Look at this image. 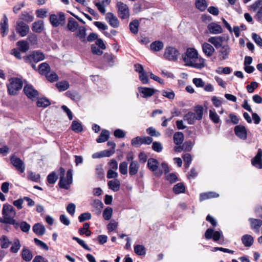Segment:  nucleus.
Segmentation results:
<instances>
[{
    "mask_svg": "<svg viewBox=\"0 0 262 262\" xmlns=\"http://www.w3.org/2000/svg\"><path fill=\"white\" fill-rule=\"evenodd\" d=\"M11 241L6 235H3L0 237V247L2 249H7L11 245Z\"/></svg>",
    "mask_w": 262,
    "mask_h": 262,
    "instance_id": "obj_35",
    "label": "nucleus"
},
{
    "mask_svg": "<svg viewBox=\"0 0 262 262\" xmlns=\"http://www.w3.org/2000/svg\"><path fill=\"white\" fill-rule=\"evenodd\" d=\"M209 118L214 123L217 124L220 122V117L215 112L214 110H209Z\"/></svg>",
    "mask_w": 262,
    "mask_h": 262,
    "instance_id": "obj_50",
    "label": "nucleus"
},
{
    "mask_svg": "<svg viewBox=\"0 0 262 262\" xmlns=\"http://www.w3.org/2000/svg\"><path fill=\"white\" fill-rule=\"evenodd\" d=\"M22 258L26 261H30L33 255L31 251L26 247H24L21 252Z\"/></svg>",
    "mask_w": 262,
    "mask_h": 262,
    "instance_id": "obj_37",
    "label": "nucleus"
},
{
    "mask_svg": "<svg viewBox=\"0 0 262 262\" xmlns=\"http://www.w3.org/2000/svg\"><path fill=\"white\" fill-rule=\"evenodd\" d=\"M180 56L178 50L172 46L166 47L164 50L163 58L170 61H176Z\"/></svg>",
    "mask_w": 262,
    "mask_h": 262,
    "instance_id": "obj_4",
    "label": "nucleus"
},
{
    "mask_svg": "<svg viewBox=\"0 0 262 262\" xmlns=\"http://www.w3.org/2000/svg\"><path fill=\"white\" fill-rule=\"evenodd\" d=\"M207 29L209 32L213 34H218L222 33V27L215 23H211L208 25Z\"/></svg>",
    "mask_w": 262,
    "mask_h": 262,
    "instance_id": "obj_24",
    "label": "nucleus"
},
{
    "mask_svg": "<svg viewBox=\"0 0 262 262\" xmlns=\"http://www.w3.org/2000/svg\"><path fill=\"white\" fill-rule=\"evenodd\" d=\"M90 228V224L88 223H85L83 225V227L79 229V233L80 235L85 234L86 236H89L91 234V231L89 229Z\"/></svg>",
    "mask_w": 262,
    "mask_h": 262,
    "instance_id": "obj_43",
    "label": "nucleus"
},
{
    "mask_svg": "<svg viewBox=\"0 0 262 262\" xmlns=\"http://www.w3.org/2000/svg\"><path fill=\"white\" fill-rule=\"evenodd\" d=\"M231 50L229 46L227 45H224L219 51V58L221 60H226L228 58L229 54Z\"/></svg>",
    "mask_w": 262,
    "mask_h": 262,
    "instance_id": "obj_23",
    "label": "nucleus"
},
{
    "mask_svg": "<svg viewBox=\"0 0 262 262\" xmlns=\"http://www.w3.org/2000/svg\"><path fill=\"white\" fill-rule=\"evenodd\" d=\"M103 58L105 61L107 62L110 66L113 65L115 62V57L111 54L105 53Z\"/></svg>",
    "mask_w": 262,
    "mask_h": 262,
    "instance_id": "obj_57",
    "label": "nucleus"
},
{
    "mask_svg": "<svg viewBox=\"0 0 262 262\" xmlns=\"http://www.w3.org/2000/svg\"><path fill=\"white\" fill-rule=\"evenodd\" d=\"M72 170L69 169L66 175L60 177L59 182L58 183L59 186L61 188L68 189L71 184L73 182V173Z\"/></svg>",
    "mask_w": 262,
    "mask_h": 262,
    "instance_id": "obj_6",
    "label": "nucleus"
},
{
    "mask_svg": "<svg viewBox=\"0 0 262 262\" xmlns=\"http://www.w3.org/2000/svg\"><path fill=\"white\" fill-rule=\"evenodd\" d=\"M33 232L38 235H42L45 233L46 228L45 226L40 223H36L33 226Z\"/></svg>",
    "mask_w": 262,
    "mask_h": 262,
    "instance_id": "obj_29",
    "label": "nucleus"
},
{
    "mask_svg": "<svg viewBox=\"0 0 262 262\" xmlns=\"http://www.w3.org/2000/svg\"><path fill=\"white\" fill-rule=\"evenodd\" d=\"M108 188L114 192L118 191L120 189V182L118 179H114L110 181L107 183Z\"/></svg>",
    "mask_w": 262,
    "mask_h": 262,
    "instance_id": "obj_30",
    "label": "nucleus"
},
{
    "mask_svg": "<svg viewBox=\"0 0 262 262\" xmlns=\"http://www.w3.org/2000/svg\"><path fill=\"white\" fill-rule=\"evenodd\" d=\"M138 90L140 96L144 98L150 97L158 91V90L153 88L143 86L138 87Z\"/></svg>",
    "mask_w": 262,
    "mask_h": 262,
    "instance_id": "obj_18",
    "label": "nucleus"
},
{
    "mask_svg": "<svg viewBox=\"0 0 262 262\" xmlns=\"http://www.w3.org/2000/svg\"><path fill=\"white\" fill-rule=\"evenodd\" d=\"M56 85L60 92L66 91L70 87L69 82L66 80L58 82Z\"/></svg>",
    "mask_w": 262,
    "mask_h": 262,
    "instance_id": "obj_44",
    "label": "nucleus"
},
{
    "mask_svg": "<svg viewBox=\"0 0 262 262\" xmlns=\"http://www.w3.org/2000/svg\"><path fill=\"white\" fill-rule=\"evenodd\" d=\"M164 47L162 41L157 40L152 42L150 45V50L154 52H158L161 50Z\"/></svg>",
    "mask_w": 262,
    "mask_h": 262,
    "instance_id": "obj_33",
    "label": "nucleus"
},
{
    "mask_svg": "<svg viewBox=\"0 0 262 262\" xmlns=\"http://www.w3.org/2000/svg\"><path fill=\"white\" fill-rule=\"evenodd\" d=\"M118 227V223L115 220H111L107 225V228L108 232H112L115 230Z\"/></svg>",
    "mask_w": 262,
    "mask_h": 262,
    "instance_id": "obj_63",
    "label": "nucleus"
},
{
    "mask_svg": "<svg viewBox=\"0 0 262 262\" xmlns=\"http://www.w3.org/2000/svg\"><path fill=\"white\" fill-rule=\"evenodd\" d=\"M140 167L139 164L137 161H132L129 166V174L133 176L136 174Z\"/></svg>",
    "mask_w": 262,
    "mask_h": 262,
    "instance_id": "obj_28",
    "label": "nucleus"
},
{
    "mask_svg": "<svg viewBox=\"0 0 262 262\" xmlns=\"http://www.w3.org/2000/svg\"><path fill=\"white\" fill-rule=\"evenodd\" d=\"M119 171L123 175L127 173V163L126 162H122L120 163Z\"/></svg>",
    "mask_w": 262,
    "mask_h": 262,
    "instance_id": "obj_62",
    "label": "nucleus"
},
{
    "mask_svg": "<svg viewBox=\"0 0 262 262\" xmlns=\"http://www.w3.org/2000/svg\"><path fill=\"white\" fill-rule=\"evenodd\" d=\"M185 191V187L182 183H179L173 187V191L175 194L184 193Z\"/></svg>",
    "mask_w": 262,
    "mask_h": 262,
    "instance_id": "obj_46",
    "label": "nucleus"
},
{
    "mask_svg": "<svg viewBox=\"0 0 262 262\" xmlns=\"http://www.w3.org/2000/svg\"><path fill=\"white\" fill-rule=\"evenodd\" d=\"M195 6L198 9L201 11H203L207 7L206 2L205 0H196Z\"/></svg>",
    "mask_w": 262,
    "mask_h": 262,
    "instance_id": "obj_56",
    "label": "nucleus"
},
{
    "mask_svg": "<svg viewBox=\"0 0 262 262\" xmlns=\"http://www.w3.org/2000/svg\"><path fill=\"white\" fill-rule=\"evenodd\" d=\"M161 167L162 169H163V172H164L166 174V180L170 183H173L178 180L177 176L175 173H171L167 174L169 171V169L168 164L166 162H164L161 163Z\"/></svg>",
    "mask_w": 262,
    "mask_h": 262,
    "instance_id": "obj_14",
    "label": "nucleus"
},
{
    "mask_svg": "<svg viewBox=\"0 0 262 262\" xmlns=\"http://www.w3.org/2000/svg\"><path fill=\"white\" fill-rule=\"evenodd\" d=\"M11 163L20 173H23L25 170V165L24 162L15 156H12L10 159Z\"/></svg>",
    "mask_w": 262,
    "mask_h": 262,
    "instance_id": "obj_15",
    "label": "nucleus"
},
{
    "mask_svg": "<svg viewBox=\"0 0 262 262\" xmlns=\"http://www.w3.org/2000/svg\"><path fill=\"white\" fill-rule=\"evenodd\" d=\"M16 32L21 37L26 36L29 32V26L23 21H17L15 26Z\"/></svg>",
    "mask_w": 262,
    "mask_h": 262,
    "instance_id": "obj_11",
    "label": "nucleus"
},
{
    "mask_svg": "<svg viewBox=\"0 0 262 262\" xmlns=\"http://www.w3.org/2000/svg\"><path fill=\"white\" fill-rule=\"evenodd\" d=\"M182 58L187 66L199 69L205 67L204 59L199 57L197 51L193 48H188Z\"/></svg>",
    "mask_w": 262,
    "mask_h": 262,
    "instance_id": "obj_1",
    "label": "nucleus"
},
{
    "mask_svg": "<svg viewBox=\"0 0 262 262\" xmlns=\"http://www.w3.org/2000/svg\"><path fill=\"white\" fill-rule=\"evenodd\" d=\"M139 23L138 20H134L129 24V29L130 31L134 34H137L138 32V27Z\"/></svg>",
    "mask_w": 262,
    "mask_h": 262,
    "instance_id": "obj_52",
    "label": "nucleus"
},
{
    "mask_svg": "<svg viewBox=\"0 0 262 262\" xmlns=\"http://www.w3.org/2000/svg\"><path fill=\"white\" fill-rule=\"evenodd\" d=\"M11 246L10 249L11 252L13 253H17L20 249L21 244L19 239L17 238H15L13 241H11Z\"/></svg>",
    "mask_w": 262,
    "mask_h": 262,
    "instance_id": "obj_27",
    "label": "nucleus"
},
{
    "mask_svg": "<svg viewBox=\"0 0 262 262\" xmlns=\"http://www.w3.org/2000/svg\"><path fill=\"white\" fill-rule=\"evenodd\" d=\"M152 142V139L150 137L138 136L132 139L131 144L133 146L138 147L142 144L149 145Z\"/></svg>",
    "mask_w": 262,
    "mask_h": 262,
    "instance_id": "obj_10",
    "label": "nucleus"
},
{
    "mask_svg": "<svg viewBox=\"0 0 262 262\" xmlns=\"http://www.w3.org/2000/svg\"><path fill=\"white\" fill-rule=\"evenodd\" d=\"M183 158L185 163V166L186 168H188L191 164L192 161V158L189 154H185L183 155Z\"/></svg>",
    "mask_w": 262,
    "mask_h": 262,
    "instance_id": "obj_59",
    "label": "nucleus"
},
{
    "mask_svg": "<svg viewBox=\"0 0 262 262\" xmlns=\"http://www.w3.org/2000/svg\"><path fill=\"white\" fill-rule=\"evenodd\" d=\"M139 77L143 84H148L149 79L148 78V74L145 71L139 74Z\"/></svg>",
    "mask_w": 262,
    "mask_h": 262,
    "instance_id": "obj_61",
    "label": "nucleus"
},
{
    "mask_svg": "<svg viewBox=\"0 0 262 262\" xmlns=\"http://www.w3.org/2000/svg\"><path fill=\"white\" fill-rule=\"evenodd\" d=\"M7 87L9 93L11 95H15L22 88V81L18 78H12Z\"/></svg>",
    "mask_w": 262,
    "mask_h": 262,
    "instance_id": "obj_7",
    "label": "nucleus"
},
{
    "mask_svg": "<svg viewBox=\"0 0 262 262\" xmlns=\"http://www.w3.org/2000/svg\"><path fill=\"white\" fill-rule=\"evenodd\" d=\"M173 141L177 145H180L184 141V135L182 132H176L173 135Z\"/></svg>",
    "mask_w": 262,
    "mask_h": 262,
    "instance_id": "obj_42",
    "label": "nucleus"
},
{
    "mask_svg": "<svg viewBox=\"0 0 262 262\" xmlns=\"http://www.w3.org/2000/svg\"><path fill=\"white\" fill-rule=\"evenodd\" d=\"M219 194L214 192H208L205 193H202L200 195V201H204L206 199L217 198Z\"/></svg>",
    "mask_w": 262,
    "mask_h": 262,
    "instance_id": "obj_38",
    "label": "nucleus"
},
{
    "mask_svg": "<svg viewBox=\"0 0 262 262\" xmlns=\"http://www.w3.org/2000/svg\"><path fill=\"white\" fill-rule=\"evenodd\" d=\"M229 37L225 36H212L209 38L208 41L213 45L216 48H218L222 47L223 41H227Z\"/></svg>",
    "mask_w": 262,
    "mask_h": 262,
    "instance_id": "obj_17",
    "label": "nucleus"
},
{
    "mask_svg": "<svg viewBox=\"0 0 262 262\" xmlns=\"http://www.w3.org/2000/svg\"><path fill=\"white\" fill-rule=\"evenodd\" d=\"M38 71L40 74L46 75L50 72V67L47 63L43 62L39 64Z\"/></svg>",
    "mask_w": 262,
    "mask_h": 262,
    "instance_id": "obj_40",
    "label": "nucleus"
},
{
    "mask_svg": "<svg viewBox=\"0 0 262 262\" xmlns=\"http://www.w3.org/2000/svg\"><path fill=\"white\" fill-rule=\"evenodd\" d=\"M0 27L1 33L2 35L4 37L7 34L9 30L8 19L5 14L4 15L3 19L0 23Z\"/></svg>",
    "mask_w": 262,
    "mask_h": 262,
    "instance_id": "obj_25",
    "label": "nucleus"
},
{
    "mask_svg": "<svg viewBox=\"0 0 262 262\" xmlns=\"http://www.w3.org/2000/svg\"><path fill=\"white\" fill-rule=\"evenodd\" d=\"M58 177L54 172L51 173L48 176L47 181L50 184H54L57 180Z\"/></svg>",
    "mask_w": 262,
    "mask_h": 262,
    "instance_id": "obj_64",
    "label": "nucleus"
},
{
    "mask_svg": "<svg viewBox=\"0 0 262 262\" xmlns=\"http://www.w3.org/2000/svg\"><path fill=\"white\" fill-rule=\"evenodd\" d=\"M254 11H257L255 17L256 19L262 22V0H258L253 4L251 6Z\"/></svg>",
    "mask_w": 262,
    "mask_h": 262,
    "instance_id": "obj_16",
    "label": "nucleus"
},
{
    "mask_svg": "<svg viewBox=\"0 0 262 262\" xmlns=\"http://www.w3.org/2000/svg\"><path fill=\"white\" fill-rule=\"evenodd\" d=\"M135 252L138 255H144L146 254L145 247L141 245H137L134 247Z\"/></svg>",
    "mask_w": 262,
    "mask_h": 262,
    "instance_id": "obj_53",
    "label": "nucleus"
},
{
    "mask_svg": "<svg viewBox=\"0 0 262 262\" xmlns=\"http://www.w3.org/2000/svg\"><path fill=\"white\" fill-rule=\"evenodd\" d=\"M205 237L207 239L212 238L215 242L218 241L221 237H223L222 232L220 231H214L212 228H208L205 233Z\"/></svg>",
    "mask_w": 262,
    "mask_h": 262,
    "instance_id": "obj_12",
    "label": "nucleus"
},
{
    "mask_svg": "<svg viewBox=\"0 0 262 262\" xmlns=\"http://www.w3.org/2000/svg\"><path fill=\"white\" fill-rule=\"evenodd\" d=\"M40 175L38 173L29 171L28 172V179L32 181L37 182L40 179Z\"/></svg>",
    "mask_w": 262,
    "mask_h": 262,
    "instance_id": "obj_58",
    "label": "nucleus"
},
{
    "mask_svg": "<svg viewBox=\"0 0 262 262\" xmlns=\"http://www.w3.org/2000/svg\"><path fill=\"white\" fill-rule=\"evenodd\" d=\"M3 219H1V222L13 225H17V223L14 219L16 212L13 207L9 204H4L2 209Z\"/></svg>",
    "mask_w": 262,
    "mask_h": 262,
    "instance_id": "obj_2",
    "label": "nucleus"
},
{
    "mask_svg": "<svg viewBox=\"0 0 262 262\" xmlns=\"http://www.w3.org/2000/svg\"><path fill=\"white\" fill-rule=\"evenodd\" d=\"M78 25V23L73 18H70L68 20L67 27L70 31L74 32L79 27Z\"/></svg>",
    "mask_w": 262,
    "mask_h": 262,
    "instance_id": "obj_41",
    "label": "nucleus"
},
{
    "mask_svg": "<svg viewBox=\"0 0 262 262\" xmlns=\"http://www.w3.org/2000/svg\"><path fill=\"white\" fill-rule=\"evenodd\" d=\"M24 91L26 95L28 98L33 100L38 95V92L34 89V88L30 84H26L24 89Z\"/></svg>",
    "mask_w": 262,
    "mask_h": 262,
    "instance_id": "obj_19",
    "label": "nucleus"
},
{
    "mask_svg": "<svg viewBox=\"0 0 262 262\" xmlns=\"http://www.w3.org/2000/svg\"><path fill=\"white\" fill-rule=\"evenodd\" d=\"M236 136L241 140H245L247 138V130L244 126L238 125L234 127Z\"/></svg>",
    "mask_w": 262,
    "mask_h": 262,
    "instance_id": "obj_20",
    "label": "nucleus"
},
{
    "mask_svg": "<svg viewBox=\"0 0 262 262\" xmlns=\"http://www.w3.org/2000/svg\"><path fill=\"white\" fill-rule=\"evenodd\" d=\"M76 36L78 37L81 41H86V30L84 27L80 26L78 28L77 31L76 33Z\"/></svg>",
    "mask_w": 262,
    "mask_h": 262,
    "instance_id": "obj_32",
    "label": "nucleus"
},
{
    "mask_svg": "<svg viewBox=\"0 0 262 262\" xmlns=\"http://www.w3.org/2000/svg\"><path fill=\"white\" fill-rule=\"evenodd\" d=\"M105 20L113 28H118L119 26V21L117 16L113 13L108 12L106 13Z\"/></svg>",
    "mask_w": 262,
    "mask_h": 262,
    "instance_id": "obj_21",
    "label": "nucleus"
},
{
    "mask_svg": "<svg viewBox=\"0 0 262 262\" xmlns=\"http://www.w3.org/2000/svg\"><path fill=\"white\" fill-rule=\"evenodd\" d=\"M110 137V132L106 129H102L101 133L97 139L96 141L97 143H102L107 141Z\"/></svg>",
    "mask_w": 262,
    "mask_h": 262,
    "instance_id": "obj_36",
    "label": "nucleus"
},
{
    "mask_svg": "<svg viewBox=\"0 0 262 262\" xmlns=\"http://www.w3.org/2000/svg\"><path fill=\"white\" fill-rule=\"evenodd\" d=\"M71 127L74 132L77 133L82 132L83 130L81 123L76 120L72 122Z\"/></svg>",
    "mask_w": 262,
    "mask_h": 262,
    "instance_id": "obj_49",
    "label": "nucleus"
},
{
    "mask_svg": "<svg viewBox=\"0 0 262 262\" xmlns=\"http://www.w3.org/2000/svg\"><path fill=\"white\" fill-rule=\"evenodd\" d=\"M147 167L156 177H160L163 172V169L159 168V163L154 158H149L147 161Z\"/></svg>",
    "mask_w": 262,
    "mask_h": 262,
    "instance_id": "obj_8",
    "label": "nucleus"
},
{
    "mask_svg": "<svg viewBox=\"0 0 262 262\" xmlns=\"http://www.w3.org/2000/svg\"><path fill=\"white\" fill-rule=\"evenodd\" d=\"M204 53L208 57H211L214 52V48L209 43L204 42L202 45Z\"/></svg>",
    "mask_w": 262,
    "mask_h": 262,
    "instance_id": "obj_26",
    "label": "nucleus"
},
{
    "mask_svg": "<svg viewBox=\"0 0 262 262\" xmlns=\"http://www.w3.org/2000/svg\"><path fill=\"white\" fill-rule=\"evenodd\" d=\"M44 29L43 22L42 20H39L34 22L32 25V29L33 31L36 33H40Z\"/></svg>",
    "mask_w": 262,
    "mask_h": 262,
    "instance_id": "obj_34",
    "label": "nucleus"
},
{
    "mask_svg": "<svg viewBox=\"0 0 262 262\" xmlns=\"http://www.w3.org/2000/svg\"><path fill=\"white\" fill-rule=\"evenodd\" d=\"M17 46L19 47V50L23 52H27L29 49L28 42L25 40H20L17 42Z\"/></svg>",
    "mask_w": 262,
    "mask_h": 262,
    "instance_id": "obj_51",
    "label": "nucleus"
},
{
    "mask_svg": "<svg viewBox=\"0 0 262 262\" xmlns=\"http://www.w3.org/2000/svg\"><path fill=\"white\" fill-rule=\"evenodd\" d=\"M93 208H95L96 210L100 212L103 207V203L99 200L95 199L92 201L91 203Z\"/></svg>",
    "mask_w": 262,
    "mask_h": 262,
    "instance_id": "obj_45",
    "label": "nucleus"
},
{
    "mask_svg": "<svg viewBox=\"0 0 262 262\" xmlns=\"http://www.w3.org/2000/svg\"><path fill=\"white\" fill-rule=\"evenodd\" d=\"M113 214L112 208L107 207L103 211V217L105 220H109L111 219Z\"/></svg>",
    "mask_w": 262,
    "mask_h": 262,
    "instance_id": "obj_55",
    "label": "nucleus"
},
{
    "mask_svg": "<svg viewBox=\"0 0 262 262\" xmlns=\"http://www.w3.org/2000/svg\"><path fill=\"white\" fill-rule=\"evenodd\" d=\"M45 55L39 51H34L30 56L24 57L25 61L28 62L33 60L35 62H38L43 60Z\"/></svg>",
    "mask_w": 262,
    "mask_h": 262,
    "instance_id": "obj_13",
    "label": "nucleus"
},
{
    "mask_svg": "<svg viewBox=\"0 0 262 262\" xmlns=\"http://www.w3.org/2000/svg\"><path fill=\"white\" fill-rule=\"evenodd\" d=\"M66 95L74 101H78L80 99V96L78 93L74 91H68L66 93Z\"/></svg>",
    "mask_w": 262,
    "mask_h": 262,
    "instance_id": "obj_48",
    "label": "nucleus"
},
{
    "mask_svg": "<svg viewBox=\"0 0 262 262\" xmlns=\"http://www.w3.org/2000/svg\"><path fill=\"white\" fill-rule=\"evenodd\" d=\"M251 163L256 168H262V150L258 149L256 156L252 159Z\"/></svg>",
    "mask_w": 262,
    "mask_h": 262,
    "instance_id": "obj_22",
    "label": "nucleus"
},
{
    "mask_svg": "<svg viewBox=\"0 0 262 262\" xmlns=\"http://www.w3.org/2000/svg\"><path fill=\"white\" fill-rule=\"evenodd\" d=\"M20 19L27 23H30L33 20L34 16L30 13L26 11H24L21 12L20 15Z\"/></svg>",
    "mask_w": 262,
    "mask_h": 262,
    "instance_id": "obj_47",
    "label": "nucleus"
},
{
    "mask_svg": "<svg viewBox=\"0 0 262 262\" xmlns=\"http://www.w3.org/2000/svg\"><path fill=\"white\" fill-rule=\"evenodd\" d=\"M242 242L243 245L245 247H251L254 242L253 237L249 234H245L242 237Z\"/></svg>",
    "mask_w": 262,
    "mask_h": 262,
    "instance_id": "obj_31",
    "label": "nucleus"
},
{
    "mask_svg": "<svg viewBox=\"0 0 262 262\" xmlns=\"http://www.w3.org/2000/svg\"><path fill=\"white\" fill-rule=\"evenodd\" d=\"M203 108L201 105H198L195 109V112H189L184 115V120L186 121L189 124H194L196 120H201L203 117Z\"/></svg>",
    "mask_w": 262,
    "mask_h": 262,
    "instance_id": "obj_3",
    "label": "nucleus"
},
{
    "mask_svg": "<svg viewBox=\"0 0 262 262\" xmlns=\"http://www.w3.org/2000/svg\"><path fill=\"white\" fill-rule=\"evenodd\" d=\"M50 21L52 25L54 27L63 26L66 22L65 16L62 12L52 14L50 16Z\"/></svg>",
    "mask_w": 262,
    "mask_h": 262,
    "instance_id": "obj_9",
    "label": "nucleus"
},
{
    "mask_svg": "<svg viewBox=\"0 0 262 262\" xmlns=\"http://www.w3.org/2000/svg\"><path fill=\"white\" fill-rule=\"evenodd\" d=\"M251 228L254 230H258L262 226V220L250 218L249 220Z\"/></svg>",
    "mask_w": 262,
    "mask_h": 262,
    "instance_id": "obj_39",
    "label": "nucleus"
},
{
    "mask_svg": "<svg viewBox=\"0 0 262 262\" xmlns=\"http://www.w3.org/2000/svg\"><path fill=\"white\" fill-rule=\"evenodd\" d=\"M116 8L118 16L121 19H127L129 17L130 12L128 6L121 1H117Z\"/></svg>",
    "mask_w": 262,
    "mask_h": 262,
    "instance_id": "obj_5",
    "label": "nucleus"
},
{
    "mask_svg": "<svg viewBox=\"0 0 262 262\" xmlns=\"http://www.w3.org/2000/svg\"><path fill=\"white\" fill-rule=\"evenodd\" d=\"M50 104V101L46 98H40L37 101V105L38 107H46Z\"/></svg>",
    "mask_w": 262,
    "mask_h": 262,
    "instance_id": "obj_54",
    "label": "nucleus"
},
{
    "mask_svg": "<svg viewBox=\"0 0 262 262\" xmlns=\"http://www.w3.org/2000/svg\"><path fill=\"white\" fill-rule=\"evenodd\" d=\"M91 214L89 212H85L81 214L79 217L78 220L80 222H83L85 221L89 220L91 219Z\"/></svg>",
    "mask_w": 262,
    "mask_h": 262,
    "instance_id": "obj_60",
    "label": "nucleus"
}]
</instances>
